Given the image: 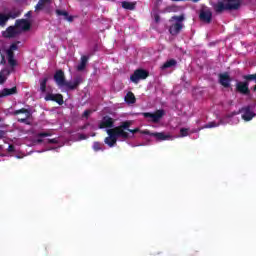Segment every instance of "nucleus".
Returning <instances> with one entry per match:
<instances>
[{"mask_svg":"<svg viewBox=\"0 0 256 256\" xmlns=\"http://www.w3.org/2000/svg\"><path fill=\"white\" fill-rule=\"evenodd\" d=\"M133 125V121L126 120L121 122V125L107 130L108 137L104 139V143L110 147H115L117 145V138L122 137V139H129V133L123 129H129Z\"/></svg>","mask_w":256,"mask_h":256,"instance_id":"1","label":"nucleus"},{"mask_svg":"<svg viewBox=\"0 0 256 256\" xmlns=\"http://www.w3.org/2000/svg\"><path fill=\"white\" fill-rule=\"evenodd\" d=\"M242 79L244 81L236 82V88H235L236 93H240V95H245V96L251 95V90L255 93V91H256V73L243 75ZM251 81H254L255 85L251 89H249V83Z\"/></svg>","mask_w":256,"mask_h":256,"instance_id":"2","label":"nucleus"},{"mask_svg":"<svg viewBox=\"0 0 256 256\" xmlns=\"http://www.w3.org/2000/svg\"><path fill=\"white\" fill-rule=\"evenodd\" d=\"M183 21H185V15L181 14L179 16L175 15L172 16L169 19V23H172V25L169 27L168 31L170 35L173 37L179 35L181 31L183 30Z\"/></svg>","mask_w":256,"mask_h":256,"instance_id":"3","label":"nucleus"},{"mask_svg":"<svg viewBox=\"0 0 256 256\" xmlns=\"http://www.w3.org/2000/svg\"><path fill=\"white\" fill-rule=\"evenodd\" d=\"M241 7V2H228L227 4H224L223 2H218L216 4H213V9L215 13H222L224 11H234L239 9Z\"/></svg>","mask_w":256,"mask_h":256,"instance_id":"4","label":"nucleus"},{"mask_svg":"<svg viewBox=\"0 0 256 256\" xmlns=\"http://www.w3.org/2000/svg\"><path fill=\"white\" fill-rule=\"evenodd\" d=\"M20 15H21V10L17 8H13L6 14L0 13V27H5L9 19H17V17H20Z\"/></svg>","mask_w":256,"mask_h":256,"instance_id":"5","label":"nucleus"},{"mask_svg":"<svg viewBox=\"0 0 256 256\" xmlns=\"http://www.w3.org/2000/svg\"><path fill=\"white\" fill-rule=\"evenodd\" d=\"M147 77H149V71L139 68V69H136L134 73L130 76V81H132V83H135V85H137L139 81H143L147 79Z\"/></svg>","mask_w":256,"mask_h":256,"instance_id":"6","label":"nucleus"},{"mask_svg":"<svg viewBox=\"0 0 256 256\" xmlns=\"http://www.w3.org/2000/svg\"><path fill=\"white\" fill-rule=\"evenodd\" d=\"M142 115L145 119H152V123H159L165 116V110H156L155 113L143 112Z\"/></svg>","mask_w":256,"mask_h":256,"instance_id":"7","label":"nucleus"},{"mask_svg":"<svg viewBox=\"0 0 256 256\" xmlns=\"http://www.w3.org/2000/svg\"><path fill=\"white\" fill-rule=\"evenodd\" d=\"M115 125V120L110 116H104L102 120L99 122V129H111Z\"/></svg>","mask_w":256,"mask_h":256,"instance_id":"8","label":"nucleus"},{"mask_svg":"<svg viewBox=\"0 0 256 256\" xmlns=\"http://www.w3.org/2000/svg\"><path fill=\"white\" fill-rule=\"evenodd\" d=\"M218 83H220L222 85V87H224V89H229V87H231V76L229 75V73L225 72L222 74L218 75Z\"/></svg>","mask_w":256,"mask_h":256,"instance_id":"9","label":"nucleus"},{"mask_svg":"<svg viewBox=\"0 0 256 256\" xmlns=\"http://www.w3.org/2000/svg\"><path fill=\"white\" fill-rule=\"evenodd\" d=\"M54 81L58 87H65V83L67 80H65V72L63 70H57L54 74Z\"/></svg>","mask_w":256,"mask_h":256,"instance_id":"10","label":"nucleus"},{"mask_svg":"<svg viewBox=\"0 0 256 256\" xmlns=\"http://www.w3.org/2000/svg\"><path fill=\"white\" fill-rule=\"evenodd\" d=\"M82 81L83 80L81 79V77L77 76L74 78L73 82L66 81L64 83V87H66V89H68V91H75V89H77V87H79V85H81Z\"/></svg>","mask_w":256,"mask_h":256,"instance_id":"11","label":"nucleus"},{"mask_svg":"<svg viewBox=\"0 0 256 256\" xmlns=\"http://www.w3.org/2000/svg\"><path fill=\"white\" fill-rule=\"evenodd\" d=\"M239 113H242V119L244 121H251V119L255 117V114L253 113V111H251V106L242 107L239 110Z\"/></svg>","mask_w":256,"mask_h":256,"instance_id":"12","label":"nucleus"},{"mask_svg":"<svg viewBox=\"0 0 256 256\" xmlns=\"http://www.w3.org/2000/svg\"><path fill=\"white\" fill-rule=\"evenodd\" d=\"M45 101H54V103H57L58 105H63V103H65L63 100V94L48 93L45 96Z\"/></svg>","mask_w":256,"mask_h":256,"instance_id":"13","label":"nucleus"},{"mask_svg":"<svg viewBox=\"0 0 256 256\" xmlns=\"http://www.w3.org/2000/svg\"><path fill=\"white\" fill-rule=\"evenodd\" d=\"M199 19L203 21V23H211V21H213V12H211V10H201Z\"/></svg>","mask_w":256,"mask_h":256,"instance_id":"14","label":"nucleus"},{"mask_svg":"<svg viewBox=\"0 0 256 256\" xmlns=\"http://www.w3.org/2000/svg\"><path fill=\"white\" fill-rule=\"evenodd\" d=\"M16 27L22 29V31H29L31 29V22L27 19L16 20Z\"/></svg>","mask_w":256,"mask_h":256,"instance_id":"15","label":"nucleus"},{"mask_svg":"<svg viewBox=\"0 0 256 256\" xmlns=\"http://www.w3.org/2000/svg\"><path fill=\"white\" fill-rule=\"evenodd\" d=\"M11 95H17V86L12 88H4L0 91V99H3V97H9Z\"/></svg>","mask_w":256,"mask_h":256,"instance_id":"16","label":"nucleus"},{"mask_svg":"<svg viewBox=\"0 0 256 256\" xmlns=\"http://www.w3.org/2000/svg\"><path fill=\"white\" fill-rule=\"evenodd\" d=\"M151 137H155L156 141H169L171 139V135L164 132H154Z\"/></svg>","mask_w":256,"mask_h":256,"instance_id":"17","label":"nucleus"},{"mask_svg":"<svg viewBox=\"0 0 256 256\" xmlns=\"http://www.w3.org/2000/svg\"><path fill=\"white\" fill-rule=\"evenodd\" d=\"M53 3V0H39L38 3L35 6V11H43L47 5H51Z\"/></svg>","mask_w":256,"mask_h":256,"instance_id":"18","label":"nucleus"},{"mask_svg":"<svg viewBox=\"0 0 256 256\" xmlns=\"http://www.w3.org/2000/svg\"><path fill=\"white\" fill-rule=\"evenodd\" d=\"M56 15H58L59 17L63 16L65 17L64 19L66 21H68L69 23H73V16H69V12L65 11V10H60V9H56Z\"/></svg>","mask_w":256,"mask_h":256,"instance_id":"19","label":"nucleus"},{"mask_svg":"<svg viewBox=\"0 0 256 256\" xmlns=\"http://www.w3.org/2000/svg\"><path fill=\"white\" fill-rule=\"evenodd\" d=\"M16 36H17V29L14 26H9L6 29L4 37H6L8 39H11V38L16 37Z\"/></svg>","mask_w":256,"mask_h":256,"instance_id":"20","label":"nucleus"},{"mask_svg":"<svg viewBox=\"0 0 256 256\" xmlns=\"http://www.w3.org/2000/svg\"><path fill=\"white\" fill-rule=\"evenodd\" d=\"M87 61H89V57L82 56L81 57V62L77 66V71H85V67H87Z\"/></svg>","mask_w":256,"mask_h":256,"instance_id":"21","label":"nucleus"},{"mask_svg":"<svg viewBox=\"0 0 256 256\" xmlns=\"http://www.w3.org/2000/svg\"><path fill=\"white\" fill-rule=\"evenodd\" d=\"M125 101L128 105H133L136 103L137 98H135V94H133V92H128L125 96Z\"/></svg>","mask_w":256,"mask_h":256,"instance_id":"22","label":"nucleus"},{"mask_svg":"<svg viewBox=\"0 0 256 256\" xmlns=\"http://www.w3.org/2000/svg\"><path fill=\"white\" fill-rule=\"evenodd\" d=\"M19 41L18 42H15V43H12L9 47V49L6 51V55H15V52L14 51H18L19 50Z\"/></svg>","mask_w":256,"mask_h":256,"instance_id":"23","label":"nucleus"},{"mask_svg":"<svg viewBox=\"0 0 256 256\" xmlns=\"http://www.w3.org/2000/svg\"><path fill=\"white\" fill-rule=\"evenodd\" d=\"M136 5H137V3H135V2H127V1L122 2V8L127 9L128 11H135Z\"/></svg>","mask_w":256,"mask_h":256,"instance_id":"24","label":"nucleus"},{"mask_svg":"<svg viewBox=\"0 0 256 256\" xmlns=\"http://www.w3.org/2000/svg\"><path fill=\"white\" fill-rule=\"evenodd\" d=\"M175 65H177V60L170 59L162 65L161 69H170V67H175Z\"/></svg>","mask_w":256,"mask_h":256,"instance_id":"25","label":"nucleus"},{"mask_svg":"<svg viewBox=\"0 0 256 256\" xmlns=\"http://www.w3.org/2000/svg\"><path fill=\"white\" fill-rule=\"evenodd\" d=\"M8 64L12 69L17 67V60H15V55L7 54Z\"/></svg>","mask_w":256,"mask_h":256,"instance_id":"26","label":"nucleus"},{"mask_svg":"<svg viewBox=\"0 0 256 256\" xmlns=\"http://www.w3.org/2000/svg\"><path fill=\"white\" fill-rule=\"evenodd\" d=\"M22 113H24L27 117V119H29V117H31V112L29 110H27L26 108H21L19 110L14 111V115H21Z\"/></svg>","mask_w":256,"mask_h":256,"instance_id":"27","label":"nucleus"},{"mask_svg":"<svg viewBox=\"0 0 256 256\" xmlns=\"http://www.w3.org/2000/svg\"><path fill=\"white\" fill-rule=\"evenodd\" d=\"M47 81H49V78L45 77L40 81V91L42 93H45L47 91Z\"/></svg>","mask_w":256,"mask_h":256,"instance_id":"28","label":"nucleus"},{"mask_svg":"<svg viewBox=\"0 0 256 256\" xmlns=\"http://www.w3.org/2000/svg\"><path fill=\"white\" fill-rule=\"evenodd\" d=\"M189 135V128H181L180 129V136L187 137Z\"/></svg>","mask_w":256,"mask_h":256,"instance_id":"29","label":"nucleus"},{"mask_svg":"<svg viewBox=\"0 0 256 256\" xmlns=\"http://www.w3.org/2000/svg\"><path fill=\"white\" fill-rule=\"evenodd\" d=\"M213 127H219V124H216L215 122H209L204 126V129H213Z\"/></svg>","mask_w":256,"mask_h":256,"instance_id":"30","label":"nucleus"},{"mask_svg":"<svg viewBox=\"0 0 256 256\" xmlns=\"http://www.w3.org/2000/svg\"><path fill=\"white\" fill-rule=\"evenodd\" d=\"M123 131H128L129 133H132L133 135H135V133H140L141 132V129L139 128H135V129H123Z\"/></svg>","mask_w":256,"mask_h":256,"instance_id":"31","label":"nucleus"},{"mask_svg":"<svg viewBox=\"0 0 256 256\" xmlns=\"http://www.w3.org/2000/svg\"><path fill=\"white\" fill-rule=\"evenodd\" d=\"M93 149H94V151H101V143H99V142H94V144H93Z\"/></svg>","mask_w":256,"mask_h":256,"instance_id":"32","label":"nucleus"},{"mask_svg":"<svg viewBox=\"0 0 256 256\" xmlns=\"http://www.w3.org/2000/svg\"><path fill=\"white\" fill-rule=\"evenodd\" d=\"M91 113V110H85L82 114V117H84V119H89V115H91Z\"/></svg>","mask_w":256,"mask_h":256,"instance_id":"33","label":"nucleus"},{"mask_svg":"<svg viewBox=\"0 0 256 256\" xmlns=\"http://www.w3.org/2000/svg\"><path fill=\"white\" fill-rule=\"evenodd\" d=\"M140 133H141L142 135H149L150 137H151V135L154 134V132H151V131H149V130H140Z\"/></svg>","mask_w":256,"mask_h":256,"instance_id":"34","label":"nucleus"},{"mask_svg":"<svg viewBox=\"0 0 256 256\" xmlns=\"http://www.w3.org/2000/svg\"><path fill=\"white\" fill-rule=\"evenodd\" d=\"M38 137H51V133H49V132H40V133H38Z\"/></svg>","mask_w":256,"mask_h":256,"instance_id":"35","label":"nucleus"},{"mask_svg":"<svg viewBox=\"0 0 256 256\" xmlns=\"http://www.w3.org/2000/svg\"><path fill=\"white\" fill-rule=\"evenodd\" d=\"M48 143L50 145H57V143H59V140H57L56 138L48 139Z\"/></svg>","mask_w":256,"mask_h":256,"instance_id":"36","label":"nucleus"},{"mask_svg":"<svg viewBox=\"0 0 256 256\" xmlns=\"http://www.w3.org/2000/svg\"><path fill=\"white\" fill-rule=\"evenodd\" d=\"M8 153H15V146L10 144L7 149Z\"/></svg>","mask_w":256,"mask_h":256,"instance_id":"37","label":"nucleus"},{"mask_svg":"<svg viewBox=\"0 0 256 256\" xmlns=\"http://www.w3.org/2000/svg\"><path fill=\"white\" fill-rule=\"evenodd\" d=\"M154 19L156 23H159V21H161V17L158 14L154 16Z\"/></svg>","mask_w":256,"mask_h":256,"instance_id":"38","label":"nucleus"},{"mask_svg":"<svg viewBox=\"0 0 256 256\" xmlns=\"http://www.w3.org/2000/svg\"><path fill=\"white\" fill-rule=\"evenodd\" d=\"M3 83H5V77L0 75V85H3Z\"/></svg>","mask_w":256,"mask_h":256,"instance_id":"39","label":"nucleus"},{"mask_svg":"<svg viewBox=\"0 0 256 256\" xmlns=\"http://www.w3.org/2000/svg\"><path fill=\"white\" fill-rule=\"evenodd\" d=\"M239 113H241V112H232V113H230L229 115H228V117H235V115H239Z\"/></svg>","mask_w":256,"mask_h":256,"instance_id":"40","label":"nucleus"},{"mask_svg":"<svg viewBox=\"0 0 256 256\" xmlns=\"http://www.w3.org/2000/svg\"><path fill=\"white\" fill-rule=\"evenodd\" d=\"M19 123H27V116L26 118L18 119Z\"/></svg>","mask_w":256,"mask_h":256,"instance_id":"41","label":"nucleus"},{"mask_svg":"<svg viewBox=\"0 0 256 256\" xmlns=\"http://www.w3.org/2000/svg\"><path fill=\"white\" fill-rule=\"evenodd\" d=\"M7 61L5 60V57H2V60L0 61V65H5Z\"/></svg>","mask_w":256,"mask_h":256,"instance_id":"42","label":"nucleus"},{"mask_svg":"<svg viewBox=\"0 0 256 256\" xmlns=\"http://www.w3.org/2000/svg\"><path fill=\"white\" fill-rule=\"evenodd\" d=\"M26 17H31V11L26 13Z\"/></svg>","mask_w":256,"mask_h":256,"instance_id":"43","label":"nucleus"},{"mask_svg":"<svg viewBox=\"0 0 256 256\" xmlns=\"http://www.w3.org/2000/svg\"><path fill=\"white\" fill-rule=\"evenodd\" d=\"M80 139H86L85 135H80Z\"/></svg>","mask_w":256,"mask_h":256,"instance_id":"44","label":"nucleus"},{"mask_svg":"<svg viewBox=\"0 0 256 256\" xmlns=\"http://www.w3.org/2000/svg\"><path fill=\"white\" fill-rule=\"evenodd\" d=\"M43 142V139H38L37 140V143H42Z\"/></svg>","mask_w":256,"mask_h":256,"instance_id":"45","label":"nucleus"},{"mask_svg":"<svg viewBox=\"0 0 256 256\" xmlns=\"http://www.w3.org/2000/svg\"><path fill=\"white\" fill-rule=\"evenodd\" d=\"M193 3H199V0H192Z\"/></svg>","mask_w":256,"mask_h":256,"instance_id":"46","label":"nucleus"},{"mask_svg":"<svg viewBox=\"0 0 256 256\" xmlns=\"http://www.w3.org/2000/svg\"><path fill=\"white\" fill-rule=\"evenodd\" d=\"M227 1H229V3H231V1H237V0H227Z\"/></svg>","mask_w":256,"mask_h":256,"instance_id":"47","label":"nucleus"},{"mask_svg":"<svg viewBox=\"0 0 256 256\" xmlns=\"http://www.w3.org/2000/svg\"><path fill=\"white\" fill-rule=\"evenodd\" d=\"M2 119L0 118V123H1Z\"/></svg>","mask_w":256,"mask_h":256,"instance_id":"48","label":"nucleus"},{"mask_svg":"<svg viewBox=\"0 0 256 256\" xmlns=\"http://www.w3.org/2000/svg\"><path fill=\"white\" fill-rule=\"evenodd\" d=\"M0 149H1V146H0Z\"/></svg>","mask_w":256,"mask_h":256,"instance_id":"49","label":"nucleus"}]
</instances>
